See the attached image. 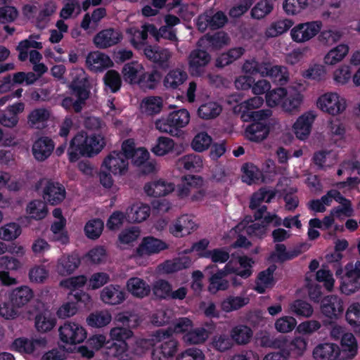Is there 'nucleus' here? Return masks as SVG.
I'll use <instances>...</instances> for the list:
<instances>
[{"label":"nucleus","mask_w":360,"mask_h":360,"mask_svg":"<svg viewBox=\"0 0 360 360\" xmlns=\"http://www.w3.org/2000/svg\"><path fill=\"white\" fill-rule=\"evenodd\" d=\"M105 146V140L103 135L79 132L70 141L68 150L69 160L70 162H75L79 156L93 157L98 155Z\"/></svg>","instance_id":"obj_1"},{"label":"nucleus","mask_w":360,"mask_h":360,"mask_svg":"<svg viewBox=\"0 0 360 360\" xmlns=\"http://www.w3.org/2000/svg\"><path fill=\"white\" fill-rule=\"evenodd\" d=\"M303 101V94L293 86L270 89L265 95L267 106L280 107L284 112L288 113L298 112Z\"/></svg>","instance_id":"obj_2"},{"label":"nucleus","mask_w":360,"mask_h":360,"mask_svg":"<svg viewBox=\"0 0 360 360\" xmlns=\"http://www.w3.org/2000/svg\"><path fill=\"white\" fill-rule=\"evenodd\" d=\"M240 267L236 266L233 262H229L225 266L213 274L210 278L209 290L215 293L219 290H225L229 286V282L224 278L229 274H235L243 278H247L252 274L253 262L247 257H241L238 259Z\"/></svg>","instance_id":"obj_3"},{"label":"nucleus","mask_w":360,"mask_h":360,"mask_svg":"<svg viewBox=\"0 0 360 360\" xmlns=\"http://www.w3.org/2000/svg\"><path fill=\"white\" fill-rule=\"evenodd\" d=\"M272 112L270 110L251 111L248 116L253 121L248 125L244 131L246 139L255 143L265 140L271 127L277 124V121L271 118Z\"/></svg>","instance_id":"obj_4"},{"label":"nucleus","mask_w":360,"mask_h":360,"mask_svg":"<svg viewBox=\"0 0 360 360\" xmlns=\"http://www.w3.org/2000/svg\"><path fill=\"white\" fill-rule=\"evenodd\" d=\"M129 160L121 151H112L103 160L99 179L101 184L105 188L113 185V176H123L128 172Z\"/></svg>","instance_id":"obj_5"},{"label":"nucleus","mask_w":360,"mask_h":360,"mask_svg":"<svg viewBox=\"0 0 360 360\" xmlns=\"http://www.w3.org/2000/svg\"><path fill=\"white\" fill-rule=\"evenodd\" d=\"M245 74H259L262 77H268L281 84L286 83L289 79V73L286 68L274 65L268 60L257 61L255 58L246 60L242 65Z\"/></svg>","instance_id":"obj_6"},{"label":"nucleus","mask_w":360,"mask_h":360,"mask_svg":"<svg viewBox=\"0 0 360 360\" xmlns=\"http://www.w3.org/2000/svg\"><path fill=\"white\" fill-rule=\"evenodd\" d=\"M172 329L160 330L150 340L153 347V360H167L172 357L178 349L179 342L171 335Z\"/></svg>","instance_id":"obj_7"},{"label":"nucleus","mask_w":360,"mask_h":360,"mask_svg":"<svg viewBox=\"0 0 360 360\" xmlns=\"http://www.w3.org/2000/svg\"><path fill=\"white\" fill-rule=\"evenodd\" d=\"M316 106L323 113L336 117L345 112L348 101L336 91H328L319 95L316 101Z\"/></svg>","instance_id":"obj_8"},{"label":"nucleus","mask_w":360,"mask_h":360,"mask_svg":"<svg viewBox=\"0 0 360 360\" xmlns=\"http://www.w3.org/2000/svg\"><path fill=\"white\" fill-rule=\"evenodd\" d=\"M61 342L75 345L83 342L87 338V331L81 324L75 321H66L58 329Z\"/></svg>","instance_id":"obj_9"},{"label":"nucleus","mask_w":360,"mask_h":360,"mask_svg":"<svg viewBox=\"0 0 360 360\" xmlns=\"http://www.w3.org/2000/svg\"><path fill=\"white\" fill-rule=\"evenodd\" d=\"M323 27L320 20L298 23L290 32L291 39L297 44H304L314 38Z\"/></svg>","instance_id":"obj_10"},{"label":"nucleus","mask_w":360,"mask_h":360,"mask_svg":"<svg viewBox=\"0 0 360 360\" xmlns=\"http://www.w3.org/2000/svg\"><path fill=\"white\" fill-rule=\"evenodd\" d=\"M37 187L41 190L44 200L52 205L60 203L65 198V187L58 182L42 179L38 182Z\"/></svg>","instance_id":"obj_11"},{"label":"nucleus","mask_w":360,"mask_h":360,"mask_svg":"<svg viewBox=\"0 0 360 360\" xmlns=\"http://www.w3.org/2000/svg\"><path fill=\"white\" fill-rule=\"evenodd\" d=\"M345 274L341 278L340 290L350 295L360 288V262L349 263L345 266Z\"/></svg>","instance_id":"obj_12"},{"label":"nucleus","mask_w":360,"mask_h":360,"mask_svg":"<svg viewBox=\"0 0 360 360\" xmlns=\"http://www.w3.org/2000/svg\"><path fill=\"white\" fill-rule=\"evenodd\" d=\"M320 310L323 316L328 320L336 321L344 311L343 302L337 295L326 296L321 302Z\"/></svg>","instance_id":"obj_13"},{"label":"nucleus","mask_w":360,"mask_h":360,"mask_svg":"<svg viewBox=\"0 0 360 360\" xmlns=\"http://www.w3.org/2000/svg\"><path fill=\"white\" fill-rule=\"evenodd\" d=\"M168 247V245L161 239L153 236H146L143 238L136 248L135 257H143L157 255L167 250Z\"/></svg>","instance_id":"obj_14"},{"label":"nucleus","mask_w":360,"mask_h":360,"mask_svg":"<svg viewBox=\"0 0 360 360\" xmlns=\"http://www.w3.org/2000/svg\"><path fill=\"white\" fill-rule=\"evenodd\" d=\"M198 228L193 217L183 214L176 219L169 226V233L177 238L189 235Z\"/></svg>","instance_id":"obj_15"},{"label":"nucleus","mask_w":360,"mask_h":360,"mask_svg":"<svg viewBox=\"0 0 360 360\" xmlns=\"http://www.w3.org/2000/svg\"><path fill=\"white\" fill-rule=\"evenodd\" d=\"M316 117V115L313 111L306 112L297 117L292 125V129L298 139L304 141L309 137Z\"/></svg>","instance_id":"obj_16"},{"label":"nucleus","mask_w":360,"mask_h":360,"mask_svg":"<svg viewBox=\"0 0 360 360\" xmlns=\"http://www.w3.org/2000/svg\"><path fill=\"white\" fill-rule=\"evenodd\" d=\"M340 355V347L333 342L319 343L312 352L315 360H342Z\"/></svg>","instance_id":"obj_17"},{"label":"nucleus","mask_w":360,"mask_h":360,"mask_svg":"<svg viewBox=\"0 0 360 360\" xmlns=\"http://www.w3.org/2000/svg\"><path fill=\"white\" fill-rule=\"evenodd\" d=\"M71 82L70 89L73 94H79L82 98H89L87 78L82 68H74L70 72Z\"/></svg>","instance_id":"obj_18"},{"label":"nucleus","mask_w":360,"mask_h":360,"mask_svg":"<svg viewBox=\"0 0 360 360\" xmlns=\"http://www.w3.org/2000/svg\"><path fill=\"white\" fill-rule=\"evenodd\" d=\"M210 56L204 51L194 50L188 56V71L193 76H200L210 63Z\"/></svg>","instance_id":"obj_19"},{"label":"nucleus","mask_w":360,"mask_h":360,"mask_svg":"<svg viewBox=\"0 0 360 360\" xmlns=\"http://www.w3.org/2000/svg\"><path fill=\"white\" fill-rule=\"evenodd\" d=\"M122 39L121 32L108 28L100 31L94 38V44L97 48L107 49L118 44Z\"/></svg>","instance_id":"obj_20"},{"label":"nucleus","mask_w":360,"mask_h":360,"mask_svg":"<svg viewBox=\"0 0 360 360\" xmlns=\"http://www.w3.org/2000/svg\"><path fill=\"white\" fill-rule=\"evenodd\" d=\"M86 65L91 71L98 72L113 66V62L107 54L94 51L87 55Z\"/></svg>","instance_id":"obj_21"},{"label":"nucleus","mask_w":360,"mask_h":360,"mask_svg":"<svg viewBox=\"0 0 360 360\" xmlns=\"http://www.w3.org/2000/svg\"><path fill=\"white\" fill-rule=\"evenodd\" d=\"M174 184L164 179L154 180L145 184V193L151 197L167 195L174 191Z\"/></svg>","instance_id":"obj_22"},{"label":"nucleus","mask_w":360,"mask_h":360,"mask_svg":"<svg viewBox=\"0 0 360 360\" xmlns=\"http://www.w3.org/2000/svg\"><path fill=\"white\" fill-rule=\"evenodd\" d=\"M100 298L106 304L117 305L124 301L125 292L120 285L110 284L103 288Z\"/></svg>","instance_id":"obj_23"},{"label":"nucleus","mask_w":360,"mask_h":360,"mask_svg":"<svg viewBox=\"0 0 360 360\" xmlns=\"http://www.w3.org/2000/svg\"><path fill=\"white\" fill-rule=\"evenodd\" d=\"M127 32L130 35V41L134 48L141 49L148 38V33L155 35L157 30L154 25L145 24L141 30L135 27H130Z\"/></svg>","instance_id":"obj_24"},{"label":"nucleus","mask_w":360,"mask_h":360,"mask_svg":"<svg viewBox=\"0 0 360 360\" xmlns=\"http://www.w3.org/2000/svg\"><path fill=\"white\" fill-rule=\"evenodd\" d=\"M266 226L263 222H252L245 219L231 230V232H243L251 236L262 238L266 235Z\"/></svg>","instance_id":"obj_25"},{"label":"nucleus","mask_w":360,"mask_h":360,"mask_svg":"<svg viewBox=\"0 0 360 360\" xmlns=\"http://www.w3.org/2000/svg\"><path fill=\"white\" fill-rule=\"evenodd\" d=\"M150 207L143 202H136L127 208V220L130 223H141L150 216Z\"/></svg>","instance_id":"obj_26"},{"label":"nucleus","mask_w":360,"mask_h":360,"mask_svg":"<svg viewBox=\"0 0 360 360\" xmlns=\"http://www.w3.org/2000/svg\"><path fill=\"white\" fill-rule=\"evenodd\" d=\"M188 79L187 73L183 70L174 68L168 71L162 79V84L167 90H176Z\"/></svg>","instance_id":"obj_27"},{"label":"nucleus","mask_w":360,"mask_h":360,"mask_svg":"<svg viewBox=\"0 0 360 360\" xmlns=\"http://www.w3.org/2000/svg\"><path fill=\"white\" fill-rule=\"evenodd\" d=\"M46 340L44 338L28 340L26 338H18L13 344L15 350L20 353L31 354L35 351H39L45 347Z\"/></svg>","instance_id":"obj_28"},{"label":"nucleus","mask_w":360,"mask_h":360,"mask_svg":"<svg viewBox=\"0 0 360 360\" xmlns=\"http://www.w3.org/2000/svg\"><path fill=\"white\" fill-rule=\"evenodd\" d=\"M33 297L34 292L27 285L13 288L8 292L9 300L18 308L26 305Z\"/></svg>","instance_id":"obj_29"},{"label":"nucleus","mask_w":360,"mask_h":360,"mask_svg":"<svg viewBox=\"0 0 360 360\" xmlns=\"http://www.w3.org/2000/svg\"><path fill=\"white\" fill-rule=\"evenodd\" d=\"M144 69V66L138 61L125 63L122 70L124 80L131 84H138Z\"/></svg>","instance_id":"obj_30"},{"label":"nucleus","mask_w":360,"mask_h":360,"mask_svg":"<svg viewBox=\"0 0 360 360\" xmlns=\"http://www.w3.org/2000/svg\"><path fill=\"white\" fill-rule=\"evenodd\" d=\"M127 291L134 297L143 298L148 296L151 288L143 279L139 277H131L126 283Z\"/></svg>","instance_id":"obj_31"},{"label":"nucleus","mask_w":360,"mask_h":360,"mask_svg":"<svg viewBox=\"0 0 360 360\" xmlns=\"http://www.w3.org/2000/svg\"><path fill=\"white\" fill-rule=\"evenodd\" d=\"M80 259L77 255H63L57 262L56 270L61 276L73 273L79 266Z\"/></svg>","instance_id":"obj_32"},{"label":"nucleus","mask_w":360,"mask_h":360,"mask_svg":"<svg viewBox=\"0 0 360 360\" xmlns=\"http://www.w3.org/2000/svg\"><path fill=\"white\" fill-rule=\"evenodd\" d=\"M349 51V46L340 44L330 49L323 56V63L326 66L333 67L343 60Z\"/></svg>","instance_id":"obj_33"},{"label":"nucleus","mask_w":360,"mask_h":360,"mask_svg":"<svg viewBox=\"0 0 360 360\" xmlns=\"http://www.w3.org/2000/svg\"><path fill=\"white\" fill-rule=\"evenodd\" d=\"M341 352L342 360H348L354 358L358 352V343L355 336L352 333H345L341 340Z\"/></svg>","instance_id":"obj_34"},{"label":"nucleus","mask_w":360,"mask_h":360,"mask_svg":"<svg viewBox=\"0 0 360 360\" xmlns=\"http://www.w3.org/2000/svg\"><path fill=\"white\" fill-rule=\"evenodd\" d=\"M54 145L52 141L48 138L37 139L32 146V154L38 161H44L50 156Z\"/></svg>","instance_id":"obj_35"},{"label":"nucleus","mask_w":360,"mask_h":360,"mask_svg":"<svg viewBox=\"0 0 360 360\" xmlns=\"http://www.w3.org/2000/svg\"><path fill=\"white\" fill-rule=\"evenodd\" d=\"M203 181L199 176H188L183 179L181 185L178 188L177 193L181 198L190 197L193 192L202 186Z\"/></svg>","instance_id":"obj_36"},{"label":"nucleus","mask_w":360,"mask_h":360,"mask_svg":"<svg viewBox=\"0 0 360 360\" xmlns=\"http://www.w3.org/2000/svg\"><path fill=\"white\" fill-rule=\"evenodd\" d=\"M230 337L236 345H245L250 342L253 337V330L247 325H236L231 328Z\"/></svg>","instance_id":"obj_37"},{"label":"nucleus","mask_w":360,"mask_h":360,"mask_svg":"<svg viewBox=\"0 0 360 360\" xmlns=\"http://www.w3.org/2000/svg\"><path fill=\"white\" fill-rule=\"evenodd\" d=\"M49 212L46 202L41 200H33L29 202L25 207L27 217L34 220L44 219Z\"/></svg>","instance_id":"obj_38"},{"label":"nucleus","mask_w":360,"mask_h":360,"mask_svg":"<svg viewBox=\"0 0 360 360\" xmlns=\"http://www.w3.org/2000/svg\"><path fill=\"white\" fill-rule=\"evenodd\" d=\"M275 269V266H271L258 274L254 288L257 292L264 293L274 286L275 282L273 274Z\"/></svg>","instance_id":"obj_39"},{"label":"nucleus","mask_w":360,"mask_h":360,"mask_svg":"<svg viewBox=\"0 0 360 360\" xmlns=\"http://www.w3.org/2000/svg\"><path fill=\"white\" fill-rule=\"evenodd\" d=\"M292 25V20L288 18L276 20L266 28L264 36L266 39L277 37L285 33Z\"/></svg>","instance_id":"obj_40"},{"label":"nucleus","mask_w":360,"mask_h":360,"mask_svg":"<svg viewBox=\"0 0 360 360\" xmlns=\"http://www.w3.org/2000/svg\"><path fill=\"white\" fill-rule=\"evenodd\" d=\"M112 321L111 313L108 310H99L91 313L86 318L89 326L96 328L108 326Z\"/></svg>","instance_id":"obj_41"},{"label":"nucleus","mask_w":360,"mask_h":360,"mask_svg":"<svg viewBox=\"0 0 360 360\" xmlns=\"http://www.w3.org/2000/svg\"><path fill=\"white\" fill-rule=\"evenodd\" d=\"M210 333L204 328H193L189 332L185 333L182 340L187 345H195L203 344L209 338Z\"/></svg>","instance_id":"obj_42"},{"label":"nucleus","mask_w":360,"mask_h":360,"mask_svg":"<svg viewBox=\"0 0 360 360\" xmlns=\"http://www.w3.org/2000/svg\"><path fill=\"white\" fill-rule=\"evenodd\" d=\"M163 108V100L160 96H148L144 98L140 104L143 113L155 115L160 113Z\"/></svg>","instance_id":"obj_43"},{"label":"nucleus","mask_w":360,"mask_h":360,"mask_svg":"<svg viewBox=\"0 0 360 360\" xmlns=\"http://www.w3.org/2000/svg\"><path fill=\"white\" fill-rule=\"evenodd\" d=\"M56 324V319L53 313L44 311L35 317V326L38 331L45 333L52 330Z\"/></svg>","instance_id":"obj_44"},{"label":"nucleus","mask_w":360,"mask_h":360,"mask_svg":"<svg viewBox=\"0 0 360 360\" xmlns=\"http://www.w3.org/2000/svg\"><path fill=\"white\" fill-rule=\"evenodd\" d=\"M221 110L222 108L218 103L209 101L200 105L198 115L203 120H211L219 116Z\"/></svg>","instance_id":"obj_45"},{"label":"nucleus","mask_w":360,"mask_h":360,"mask_svg":"<svg viewBox=\"0 0 360 360\" xmlns=\"http://www.w3.org/2000/svg\"><path fill=\"white\" fill-rule=\"evenodd\" d=\"M250 299L247 296H229L220 304L221 309L225 312L236 311L247 305Z\"/></svg>","instance_id":"obj_46"},{"label":"nucleus","mask_w":360,"mask_h":360,"mask_svg":"<svg viewBox=\"0 0 360 360\" xmlns=\"http://www.w3.org/2000/svg\"><path fill=\"white\" fill-rule=\"evenodd\" d=\"M50 117L49 111L45 108H36L28 115V124L30 127L40 129L45 126Z\"/></svg>","instance_id":"obj_47"},{"label":"nucleus","mask_w":360,"mask_h":360,"mask_svg":"<svg viewBox=\"0 0 360 360\" xmlns=\"http://www.w3.org/2000/svg\"><path fill=\"white\" fill-rule=\"evenodd\" d=\"M177 165L179 168H184L186 170L199 172L203 167V160L200 155L190 154L179 159Z\"/></svg>","instance_id":"obj_48"},{"label":"nucleus","mask_w":360,"mask_h":360,"mask_svg":"<svg viewBox=\"0 0 360 360\" xmlns=\"http://www.w3.org/2000/svg\"><path fill=\"white\" fill-rule=\"evenodd\" d=\"M174 141L168 137L160 136L151 148V152L157 156L167 155L174 148Z\"/></svg>","instance_id":"obj_49"},{"label":"nucleus","mask_w":360,"mask_h":360,"mask_svg":"<svg viewBox=\"0 0 360 360\" xmlns=\"http://www.w3.org/2000/svg\"><path fill=\"white\" fill-rule=\"evenodd\" d=\"M38 39L39 36H30L28 39L21 41L18 46V51H19L18 58L21 61H25L28 58V51L31 48L36 49H41L43 46L41 42L36 41L34 39Z\"/></svg>","instance_id":"obj_50"},{"label":"nucleus","mask_w":360,"mask_h":360,"mask_svg":"<svg viewBox=\"0 0 360 360\" xmlns=\"http://www.w3.org/2000/svg\"><path fill=\"white\" fill-rule=\"evenodd\" d=\"M212 143V138L205 131L197 133L191 143L192 149L196 152L202 153L207 150Z\"/></svg>","instance_id":"obj_51"},{"label":"nucleus","mask_w":360,"mask_h":360,"mask_svg":"<svg viewBox=\"0 0 360 360\" xmlns=\"http://www.w3.org/2000/svg\"><path fill=\"white\" fill-rule=\"evenodd\" d=\"M22 233L20 226L15 222H9L0 227V239L12 241L18 238Z\"/></svg>","instance_id":"obj_52"},{"label":"nucleus","mask_w":360,"mask_h":360,"mask_svg":"<svg viewBox=\"0 0 360 360\" xmlns=\"http://www.w3.org/2000/svg\"><path fill=\"white\" fill-rule=\"evenodd\" d=\"M243 181L248 184L264 181L262 172L252 164H246L243 167Z\"/></svg>","instance_id":"obj_53"},{"label":"nucleus","mask_w":360,"mask_h":360,"mask_svg":"<svg viewBox=\"0 0 360 360\" xmlns=\"http://www.w3.org/2000/svg\"><path fill=\"white\" fill-rule=\"evenodd\" d=\"M326 66L324 64L314 63L303 72L302 76L316 82L323 81L327 75Z\"/></svg>","instance_id":"obj_54"},{"label":"nucleus","mask_w":360,"mask_h":360,"mask_svg":"<svg viewBox=\"0 0 360 360\" xmlns=\"http://www.w3.org/2000/svg\"><path fill=\"white\" fill-rule=\"evenodd\" d=\"M245 53L244 49L236 47L221 54L216 60L217 67H224L240 58Z\"/></svg>","instance_id":"obj_55"},{"label":"nucleus","mask_w":360,"mask_h":360,"mask_svg":"<svg viewBox=\"0 0 360 360\" xmlns=\"http://www.w3.org/2000/svg\"><path fill=\"white\" fill-rule=\"evenodd\" d=\"M301 252L302 250L300 248L287 250L285 245L277 244L272 257L274 260L284 262L297 257Z\"/></svg>","instance_id":"obj_56"},{"label":"nucleus","mask_w":360,"mask_h":360,"mask_svg":"<svg viewBox=\"0 0 360 360\" xmlns=\"http://www.w3.org/2000/svg\"><path fill=\"white\" fill-rule=\"evenodd\" d=\"M289 310L298 316L304 318L311 317L314 313V308L307 302L297 300L289 304Z\"/></svg>","instance_id":"obj_57"},{"label":"nucleus","mask_w":360,"mask_h":360,"mask_svg":"<svg viewBox=\"0 0 360 360\" xmlns=\"http://www.w3.org/2000/svg\"><path fill=\"white\" fill-rule=\"evenodd\" d=\"M105 15L106 11L104 8L95 9L91 13V15L89 13L85 14L81 22V27L84 30H87L90 28L91 25L96 26L101 19L105 16Z\"/></svg>","instance_id":"obj_58"},{"label":"nucleus","mask_w":360,"mask_h":360,"mask_svg":"<svg viewBox=\"0 0 360 360\" xmlns=\"http://www.w3.org/2000/svg\"><path fill=\"white\" fill-rule=\"evenodd\" d=\"M308 4V0H285L283 3V8L288 15L293 16L306 9Z\"/></svg>","instance_id":"obj_59"},{"label":"nucleus","mask_w":360,"mask_h":360,"mask_svg":"<svg viewBox=\"0 0 360 360\" xmlns=\"http://www.w3.org/2000/svg\"><path fill=\"white\" fill-rule=\"evenodd\" d=\"M274 9V4L269 0H261L251 10L252 18L260 20L269 15Z\"/></svg>","instance_id":"obj_60"},{"label":"nucleus","mask_w":360,"mask_h":360,"mask_svg":"<svg viewBox=\"0 0 360 360\" xmlns=\"http://www.w3.org/2000/svg\"><path fill=\"white\" fill-rule=\"evenodd\" d=\"M297 321L292 316H283L277 319L274 323L275 329L281 333L292 332L296 327Z\"/></svg>","instance_id":"obj_61"},{"label":"nucleus","mask_w":360,"mask_h":360,"mask_svg":"<svg viewBox=\"0 0 360 360\" xmlns=\"http://www.w3.org/2000/svg\"><path fill=\"white\" fill-rule=\"evenodd\" d=\"M169 115L176 132L179 129L186 127L190 122V113L186 109L182 108L176 110L169 113Z\"/></svg>","instance_id":"obj_62"},{"label":"nucleus","mask_w":360,"mask_h":360,"mask_svg":"<svg viewBox=\"0 0 360 360\" xmlns=\"http://www.w3.org/2000/svg\"><path fill=\"white\" fill-rule=\"evenodd\" d=\"M345 319L352 327L360 326V302L350 304L345 312Z\"/></svg>","instance_id":"obj_63"},{"label":"nucleus","mask_w":360,"mask_h":360,"mask_svg":"<svg viewBox=\"0 0 360 360\" xmlns=\"http://www.w3.org/2000/svg\"><path fill=\"white\" fill-rule=\"evenodd\" d=\"M204 352L198 347H189L178 354L176 360H205Z\"/></svg>","instance_id":"obj_64"}]
</instances>
